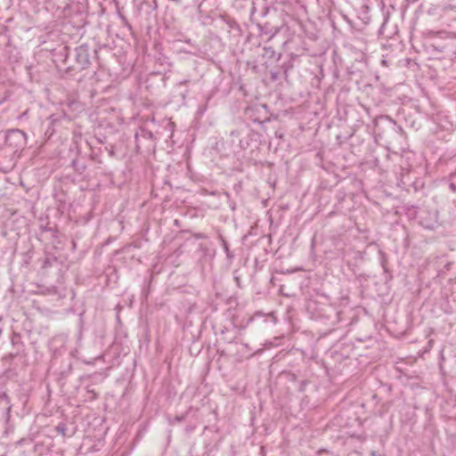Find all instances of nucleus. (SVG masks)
<instances>
[{
  "label": "nucleus",
  "mask_w": 456,
  "mask_h": 456,
  "mask_svg": "<svg viewBox=\"0 0 456 456\" xmlns=\"http://www.w3.org/2000/svg\"><path fill=\"white\" fill-rule=\"evenodd\" d=\"M91 64V54L88 45L83 44L75 49L69 48V60L67 67H64V73L73 76L75 73L82 71Z\"/></svg>",
  "instance_id": "obj_1"
},
{
  "label": "nucleus",
  "mask_w": 456,
  "mask_h": 456,
  "mask_svg": "<svg viewBox=\"0 0 456 456\" xmlns=\"http://www.w3.org/2000/svg\"><path fill=\"white\" fill-rule=\"evenodd\" d=\"M307 310L317 318H330V314L334 309L330 305V297L322 294L317 295L315 298H311L307 303Z\"/></svg>",
  "instance_id": "obj_2"
},
{
  "label": "nucleus",
  "mask_w": 456,
  "mask_h": 456,
  "mask_svg": "<svg viewBox=\"0 0 456 456\" xmlns=\"http://www.w3.org/2000/svg\"><path fill=\"white\" fill-rule=\"evenodd\" d=\"M244 115L254 123L263 124L270 121V113L266 104H251L245 109Z\"/></svg>",
  "instance_id": "obj_3"
},
{
  "label": "nucleus",
  "mask_w": 456,
  "mask_h": 456,
  "mask_svg": "<svg viewBox=\"0 0 456 456\" xmlns=\"http://www.w3.org/2000/svg\"><path fill=\"white\" fill-rule=\"evenodd\" d=\"M26 142V134L18 129H10L5 135V144L13 149L23 147Z\"/></svg>",
  "instance_id": "obj_4"
},
{
  "label": "nucleus",
  "mask_w": 456,
  "mask_h": 456,
  "mask_svg": "<svg viewBox=\"0 0 456 456\" xmlns=\"http://www.w3.org/2000/svg\"><path fill=\"white\" fill-rule=\"evenodd\" d=\"M69 48H70L69 46L64 45V46H61L58 49H54L53 51V61H54L57 69L60 71L64 72V67H67Z\"/></svg>",
  "instance_id": "obj_5"
},
{
  "label": "nucleus",
  "mask_w": 456,
  "mask_h": 456,
  "mask_svg": "<svg viewBox=\"0 0 456 456\" xmlns=\"http://www.w3.org/2000/svg\"><path fill=\"white\" fill-rule=\"evenodd\" d=\"M13 351L9 354L11 358L17 357L24 352V344L20 333L13 332L11 338Z\"/></svg>",
  "instance_id": "obj_6"
},
{
  "label": "nucleus",
  "mask_w": 456,
  "mask_h": 456,
  "mask_svg": "<svg viewBox=\"0 0 456 456\" xmlns=\"http://www.w3.org/2000/svg\"><path fill=\"white\" fill-rule=\"evenodd\" d=\"M297 56H290L289 60L288 61H285L281 64V68L283 70V74L287 77L289 70L293 69L294 67V61L297 59Z\"/></svg>",
  "instance_id": "obj_7"
},
{
  "label": "nucleus",
  "mask_w": 456,
  "mask_h": 456,
  "mask_svg": "<svg viewBox=\"0 0 456 456\" xmlns=\"http://www.w3.org/2000/svg\"><path fill=\"white\" fill-rule=\"evenodd\" d=\"M156 8H157V3L155 0H152L151 2L143 1L142 3H141V4L139 6L140 11H143V10L153 11V10H156Z\"/></svg>",
  "instance_id": "obj_8"
},
{
  "label": "nucleus",
  "mask_w": 456,
  "mask_h": 456,
  "mask_svg": "<svg viewBox=\"0 0 456 456\" xmlns=\"http://www.w3.org/2000/svg\"><path fill=\"white\" fill-rule=\"evenodd\" d=\"M263 57L264 58H267V59H272L273 57H275V51L273 50V47L271 46H265L263 48Z\"/></svg>",
  "instance_id": "obj_9"
},
{
  "label": "nucleus",
  "mask_w": 456,
  "mask_h": 456,
  "mask_svg": "<svg viewBox=\"0 0 456 456\" xmlns=\"http://www.w3.org/2000/svg\"><path fill=\"white\" fill-rule=\"evenodd\" d=\"M221 241H222V246L226 253L227 257L229 259H232L234 256V255L230 251L228 242L222 236H221Z\"/></svg>",
  "instance_id": "obj_10"
},
{
  "label": "nucleus",
  "mask_w": 456,
  "mask_h": 456,
  "mask_svg": "<svg viewBox=\"0 0 456 456\" xmlns=\"http://www.w3.org/2000/svg\"><path fill=\"white\" fill-rule=\"evenodd\" d=\"M56 431L58 434H61L62 436H66L67 434H66V431H67V427H66V424L61 422L59 423L56 428H55Z\"/></svg>",
  "instance_id": "obj_11"
},
{
  "label": "nucleus",
  "mask_w": 456,
  "mask_h": 456,
  "mask_svg": "<svg viewBox=\"0 0 456 456\" xmlns=\"http://www.w3.org/2000/svg\"><path fill=\"white\" fill-rule=\"evenodd\" d=\"M187 413L182 415H176L174 417L172 420H170L171 424H175L183 421L186 419Z\"/></svg>",
  "instance_id": "obj_12"
},
{
  "label": "nucleus",
  "mask_w": 456,
  "mask_h": 456,
  "mask_svg": "<svg viewBox=\"0 0 456 456\" xmlns=\"http://www.w3.org/2000/svg\"><path fill=\"white\" fill-rule=\"evenodd\" d=\"M261 31L265 34L272 33V37H273L279 31V29L277 28H275L274 31L273 32L272 29L268 30V28L266 27V25H265L264 27H261Z\"/></svg>",
  "instance_id": "obj_13"
},
{
  "label": "nucleus",
  "mask_w": 456,
  "mask_h": 456,
  "mask_svg": "<svg viewBox=\"0 0 456 456\" xmlns=\"http://www.w3.org/2000/svg\"><path fill=\"white\" fill-rule=\"evenodd\" d=\"M306 384H307V381H306V380H302V381L300 382V386H299V387H298V391H299V392H304V391H305V386H306Z\"/></svg>",
  "instance_id": "obj_14"
},
{
  "label": "nucleus",
  "mask_w": 456,
  "mask_h": 456,
  "mask_svg": "<svg viewBox=\"0 0 456 456\" xmlns=\"http://www.w3.org/2000/svg\"><path fill=\"white\" fill-rule=\"evenodd\" d=\"M51 265H52V263H51L50 258L46 257V258L44 260V263H43L42 267H43V268H47V267H49V266H51Z\"/></svg>",
  "instance_id": "obj_15"
},
{
  "label": "nucleus",
  "mask_w": 456,
  "mask_h": 456,
  "mask_svg": "<svg viewBox=\"0 0 456 456\" xmlns=\"http://www.w3.org/2000/svg\"><path fill=\"white\" fill-rule=\"evenodd\" d=\"M379 120H381V121H387L388 122L389 124L392 123V119L388 118L387 117H380L379 119L376 120V126H378V122Z\"/></svg>",
  "instance_id": "obj_16"
},
{
  "label": "nucleus",
  "mask_w": 456,
  "mask_h": 456,
  "mask_svg": "<svg viewBox=\"0 0 456 456\" xmlns=\"http://www.w3.org/2000/svg\"><path fill=\"white\" fill-rule=\"evenodd\" d=\"M449 188L452 190V191L456 192V182L452 180V183L449 184Z\"/></svg>",
  "instance_id": "obj_17"
},
{
  "label": "nucleus",
  "mask_w": 456,
  "mask_h": 456,
  "mask_svg": "<svg viewBox=\"0 0 456 456\" xmlns=\"http://www.w3.org/2000/svg\"><path fill=\"white\" fill-rule=\"evenodd\" d=\"M278 77H279V72H274V71L271 72V78L273 81L277 80Z\"/></svg>",
  "instance_id": "obj_18"
},
{
  "label": "nucleus",
  "mask_w": 456,
  "mask_h": 456,
  "mask_svg": "<svg viewBox=\"0 0 456 456\" xmlns=\"http://www.w3.org/2000/svg\"><path fill=\"white\" fill-rule=\"evenodd\" d=\"M0 399H1V400H2V399H3V400H5V401H6V404H8V403H9V402H8V396H7V395H6L5 393H2V394H0Z\"/></svg>",
  "instance_id": "obj_19"
},
{
  "label": "nucleus",
  "mask_w": 456,
  "mask_h": 456,
  "mask_svg": "<svg viewBox=\"0 0 456 456\" xmlns=\"http://www.w3.org/2000/svg\"><path fill=\"white\" fill-rule=\"evenodd\" d=\"M194 237L197 239H206L207 238V236L204 233H197L194 235Z\"/></svg>",
  "instance_id": "obj_20"
},
{
  "label": "nucleus",
  "mask_w": 456,
  "mask_h": 456,
  "mask_svg": "<svg viewBox=\"0 0 456 456\" xmlns=\"http://www.w3.org/2000/svg\"><path fill=\"white\" fill-rule=\"evenodd\" d=\"M288 376L289 377V380L295 381L297 379V377L295 374L289 373Z\"/></svg>",
  "instance_id": "obj_21"
},
{
  "label": "nucleus",
  "mask_w": 456,
  "mask_h": 456,
  "mask_svg": "<svg viewBox=\"0 0 456 456\" xmlns=\"http://www.w3.org/2000/svg\"><path fill=\"white\" fill-rule=\"evenodd\" d=\"M450 179L456 182V171L450 175Z\"/></svg>",
  "instance_id": "obj_22"
},
{
  "label": "nucleus",
  "mask_w": 456,
  "mask_h": 456,
  "mask_svg": "<svg viewBox=\"0 0 456 456\" xmlns=\"http://www.w3.org/2000/svg\"><path fill=\"white\" fill-rule=\"evenodd\" d=\"M234 280H235V281H236L237 285H238L239 287H240V278L236 276V277H234Z\"/></svg>",
  "instance_id": "obj_23"
},
{
  "label": "nucleus",
  "mask_w": 456,
  "mask_h": 456,
  "mask_svg": "<svg viewBox=\"0 0 456 456\" xmlns=\"http://www.w3.org/2000/svg\"><path fill=\"white\" fill-rule=\"evenodd\" d=\"M381 63L386 66V67H388V61L387 60H382L381 61Z\"/></svg>",
  "instance_id": "obj_24"
},
{
  "label": "nucleus",
  "mask_w": 456,
  "mask_h": 456,
  "mask_svg": "<svg viewBox=\"0 0 456 456\" xmlns=\"http://www.w3.org/2000/svg\"><path fill=\"white\" fill-rule=\"evenodd\" d=\"M187 83H189V80H183L180 82V85H186Z\"/></svg>",
  "instance_id": "obj_25"
},
{
  "label": "nucleus",
  "mask_w": 456,
  "mask_h": 456,
  "mask_svg": "<svg viewBox=\"0 0 456 456\" xmlns=\"http://www.w3.org/2000/svg\"><path fill=\"white\" fill-rule=\"evenodd\" d=\"M93 52H94V53L95 54V57H97V53H98L97 49H94V50H93Z\"/></svg>",
  "instance_id": "obj_26"
}]
</instances>
